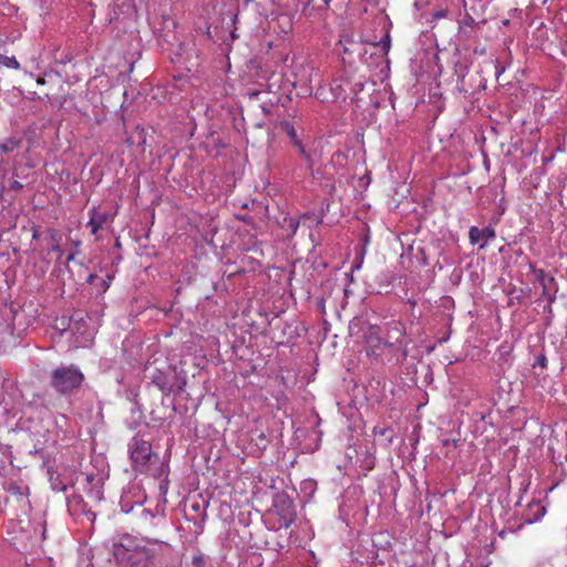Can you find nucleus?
<instances>
[{"instance_id":"obj_18","label":"nucleus","mask_w":567,"mask_h":567,"mask_svg":"<svg viewBox=\"0 0 567 567\" xmlns=\"http://www.w3.org/2000/svg\"><path fill=\"white\" fill-rule=\"evenodd\" d=\"M205 566H206V560L202 553L198 551L192 556L190 567H205Z\"/></svg>"},{"instance_id":"obj_17","label":"nucleus","mask_w":567,"mask_h":567,"mask_svg":"<svg viewBox=\"0 0 567 567\" xmlns=\"http://www.w3.org/2000/svg\"><path fill=\"white\" fill-rule=\"evenodd\" d=\"M284 227L291 234L295 235L299 227V221L295 218H285Z\"/></svg>"},{"instance_id":"obj_6","label":"nucleus","mask_w":567,"mask_h":567,"mask_svg":"<svg viewBox=\"0 0 567 567\" xmlns=\"http://www.w3.org/2000/svg\"><path fill=\"white\" fill-rule=\"evenodd\" d=\"M153 382L158 386V389L163 393V398H162L163 406L171 409V412L168 413V415L166 417H174L176 409H177V403H176L177 402L176 401L177 392L173 390V385H168V383L166 381H164L161 373H158V375L154 377Z\"/></svg>"},{"instance_id":"obj_31","label":"nucleus","mask_w":567,"mask_h":567,"mask_svg":"<svg viewBox=\"0 0 567 567\" xmlns=\"http://www.w3.org/2000/svg\"><path fill=\"white\" fill-rule=\"evenodd\" d=\"M91 516H92V519L94 518V513H90L89 514V518L91 519Z\"/></svg>"},{"instance_id":"obj_5","label":"nucleus","mask_w":567,"mask_h":567,"mask_svg":"<svg viewBox=\"0 0 567 567\" xmlns=\"http://www.w3.org/2000/svg\"><path fill=\"white\" fill-rule=\"evenodd\" d=\"M274 514L277 516L276 528H288L296 518L295 505L289 499H281L275 505Z\"/></svg>"},{"instance_id":"obj_9","label":"nucleus","mask_w":567,"mask_h":567,"mask_svg":"<svg viewBox=\"0 0 567 567\" xmlns=\"http://www.w3.org/2000/svg\"><path fill=\"white\" fill-rule=\"evenodd\" d=\"M496 237V233L492 227H485L480 229L476 226H472L468 231L470 243L472 245L478 244L482 239H485L483 244H481L480 248L483 249L486 247L487 241L494 239Z\"/></svg>"},{"instance_id":"obj_21","label":"nucleus","mask_w":567,"mask_h":567,"mask_svg":"<svg viewBox=\"0 0 567 567\" xmlns=\"http://www.w3.org/2000/svg\"><path fill=\"white\" fill-rule=\"evenodd\" d=\"M547 364V357H538L537 361L533 363V367L539 365L542 368H545Z\"/></svg>"},{"instance_id":"obj_32","label":"nucleus","mask_w":567,"mask_h":567,"mask_svg":"<svg viewBox=\"0 0 567 567\" xmlns=\"http://www.w3.org/2000/svg\"><path fill=\"white\" fill-rule=\"evenodd\" d=\"M443 444H444V445H447V444H450V441H449V440H445V441H443Z\"/></svg>"},{"instance_id":"obj_23","label":"nucleus","mask_w":567,"mask_h":567,"mask_svg":"<svg viewBox=\"0 0 567 567\" xmlns=\"http://www.w3.org/2000/svg\"><path fill=\"white\" fill-rule=\"evenodd\" d=\"M447 14V10H440V11H436L433 17L435 19H442V18H445Z\"/></svg>"},{"instance_id":"obj_1","label":"nucleus","mask_w":567,"mask_h":567,"mask_svg":"<svg viewBox=\"0 0 567 567\" xmlns=\"http://www.w3.org/2000/svg\"><path fill=\"white\" fill-rule=\"evenodd\" d=\"M145 538L121 533L113 537L112 553L118 565L130 567H151L155 553Z\"/></svg>"},{"instance_id":"obj_10","label":"nucleus","mask_w":567,"mask_h":567,"mask_svg":"<svg viewBox=\"0 0 567 567\" xmlns=\"http://www.w3.org/2000/svg\"><path fill=\"white\" fill-rule=\"evenodd\" d=\"M85 486L83 487L86 494L92 497L93 499H102V478L99 476H95L93 474H87L85 476Z\"/></svg>"},{"instance_id":"obj_30","label":"nucleus","mask_w":567,"mask_h":567,"mask_svg":"<svg viewBox=\"0 0 567 567\" xmlns=\"http://www.w3.org/2000/svg\"><path fill=\"white\" fill-rule=\"evenodd\" d=\"M319 306H320V308L323 310V308H324V302H323V300H320Z\"/></svg>"},{"instance_id":"obj_26","label":"nucleus","mask_w":567,"mask_h":567,"mask_svg":"<svg viewBox=\"0 0 567 567\" xmlns=\"http://www.w3.org/2000/svg\"><path fill=\"white\" fill-rule=\"evenodd\" d=\"M159 489H161V492H162L163 494H165V493L167 492V486H166V484L161 483V485H159Z\"/></svg>"},{"instance_id":"obj_8","label":"nucleus","mask_w":567,"mask_h":567,"mask_svg":"<svg viewBox=\"0 0 567 567\" xmlns=\"http://www.w3.org/2000/svg\"><path fill=\"white\" fill-rule=\"evenodd\" d=\"M90 219L87 226L91 228V233L95 235L105 225L112 221L113 216L107 212H102L95 207L89 210Z\"/></svg>"},{"instance_id":"obj_16","label":"nucleus","mask_w":567,"mask_h":567,"mask_svg":"<svg viewBox=\"0 0 567 567\" xmlns=\"http://www.w3.org/2000/svg\"><path fill=\"white\" fill-rule=\"evenodd\" d=\"M374 45L380 47L383 53L386 55L391 48V37L390 33H385L384 37Z\"/></svg>"},{"instance_id":"obj_27","label":"nucleus","mask_w":567,"mask_h":567,"mask_svg":"<svg viewBox=\"0 0 567 567\" xmlns=\"http://www.w3.org/2000/svg\"><path fill=\"white\" fill-rule=\"evenodd\" d=\"M72 260H74V255L73 254L69 255L68 258H66L68 262L72 261Z\"/></svg>"},{"instance_id":"obj_22","label":"nucleus","mask_w":567,"mask_h":567,"mask_svg":"<svg viewBox=\"0 0 567 567\" xmlns=\"http://www.w3.org/2000/svg\"><path fill=\"white\" fill-rule=\"evenodd\" d=\"M52 488L56 492H65L66 491V486L62 483L52 482Z\"/></svg>"},{"instance_id":"obj_25","label":"nucleus","mask_w":567,"mask_h":567,"mask_svg":"<svg viewBox=\"0 0 567 567\" xmlns=\"http://www.w3.org/2000/svg\"><path fill=\"white\" fill-rule=\"evenodd\" d=\"M51 250H52V251H54V252H59V255H61V254H62V250H61V248H60V246H59L58 244H56V245H54V246L51 248Z\"/></svg>"},{"instance_id":"obj_19","label":"nucleus","mask_w":567,"mask_h":567,"mask_svg":"<svg viewBox=\"0 0 567 567\" xmlns=\"http://www.w3.org/2000/svg\"><path fill=\"white\" fill-rule=\"evenodd\" d=\"M295 147L298 148L300 155L302 156V158L309 164V166L311 167L312 166V161H311V156L310 154L306 151L302 142H300L299 145H293Z\"/></svg>"},{"instance_id":"obj_15","label":"nucleus","mask_w":567,"mask_h":567,"mask_svg":"<svg viewBox=\"0 0 567 567\" xmlns=\"http://www.w3.org/2000/svg\"><path fill=\"white\" fill-rule=\"evenodd\" d=\"M0 61L7 68L14 69V70H18L20 68V63L18 62V60L14 56L3 55V56H0Z\"/></svg>"},{"instance_id":"obj_4","label":"nucleus","mask_w":567,"mask_h":567,"mask_svg":"<svg viewBox=\"0 0 567 567\" xmlns=\"http://www.w3.org/2000/svg\"><path fill=\"white\" fill-rule=\"evenodd\" d=\"M7 492V502L10 504H17L22 511H25L29 505V487L16 481H9L4 484Z\"/></svg>"},{"instance_id":"obj_7","label":"nucleus","mask_w":567,"mask_h":567,"mask_svg":"<svg viewBox=\"0 0 567 567\" xmlns=\"http://www.w3.org/2000/svg\"><path fill=\"white\" fill-rule=\"evenodd\" d=\"M536 281L542 286V297L545 298L549 303L556 300V293L558 286L555 278L547 275L543 269H535Z\"/></svg>"},{"instance_id":"obj_2","label":"nucleus","mask_w":567,"mask_h":567,"mask_svg":"<svg viewBox=\"0 0 567 567\" xmlns=\"http://www.w3.org/2000/svg\"><path fill=\"white\" fill-rule=\"evenodd\" d=\"M83 373L75 365L60 367L51 373V385L61 394H66L81 386Z\"/></svg>"},{"instance_id":"obj_28","label":"nucleus","mask_w":567,"mask_h":567,"mask_svg":"<svg viewBox=\"0 0 567 567\" xmlns=\"http://www.w3.org/2000/svg\"><path fill=\"white\" fill-rule=\"evenodd\" d=\"M13 187L18 189V188H21V187H22V185H21L20 183L16 182V183L13 184Z\"/></svg>"},{"instance_id":"obj_12","label":"nucleus","mask_w":567,"mask_h":567,"mask_svg":"<svg viewBox=\"0 0 567 567\" xmlns=\"http://www.w3.org/2000/svg\"><path fill=\"white\" fill-rule=\"evenodd\" d=\"M476 24L474 18L466 13L458 24V35L464 39H470L473 35V29Z\"/></svg>"},{"instance_id":"obj_24","label":"nucleus","mask_w":567,"mask_h":567,"mask_svg":"<svg viewBox=\"0 0 567 567\" xmlns=\"http://www.w3.org/2000/svg\"><path fill=\"white\" fill-rule=\"evenodd\" d=\"M39 533H40V539L41 540L45 539V528L41 524H40Z\"/></svg>"},{"instance_id":"obj_20","label":"nucleus","mask_w":567,"mask_h":567,"mask_svg":"<svg viewBox=\"0 0 567 567\" xmlns=\"http://www.w3.org/2000/svg\"><path fill=\"white\" fill-rule=\"evenodd\" d=\"M10 337H11V331H10V327L8 326L6 328V330L0 331V343L4 342L6 338H10Z\"/></svg>"},{"instance_id":"obj_11","label":"nucleus","mask_w":567,"mask_h":567,"mask_svg":"<svg viewBox=\"0 0 567 567\" xmlns=\"http://www.w3.org/2000/svg\"><path fill=\"white\" fill-rule=\"evenodd\" d=\"M278 127L286 133V135L290 138L292 145H299L302 142L297 132V122L284 120L280 121Z\"/></svg>"},{"instance_id":"obj_33","label":"nucleus","mask_w":567,"mask_h":567,"mask_svg":"<svg viewBox=\"0 0 567 567\" xmlns=\"http://www.w3.org/2000/svg\"><path fill=\"white\" fill-rule=\"evenodd\" d=\"M61 324L64 326V319H62ZM62 329L65 330L66 328L63 327Z\"/></svg>"},{"instance_id":"obj_29","label":"nucleus","mask_w":567,"mask_h":567,"mask_svg":"<svg viewBox=\"0 0 567 567\" xmlns=\"http://www.w3.org/2000/svg\"><path fill=\"white\" fill-rule=\"evenodd\" d=\"M355 326H357L355 321H352V322L350 323V330H353Z\"/></svg>"},{"instance_id":"obj_14","label":"nucleus","mask_w":567,"mask_h":567,"mask_svg":"<svg viewBox=\"0 0 567 567\" xmlns=\"http://www.w3.org/2000/svg\"><path fill=\"white\" fill-rule=\"evenodd\" d=\"M528 507L530 511L535 509L533 517L527 518V523L529 524L539 520L546 514V508L540 502H532L528 504Z\"/></svg>"},{"instance_id":"obj_3","label":"nucleus","mask_w":567,"mask_h":567,"mask_svg":"<svg viewBox=\"0 0 567 567\" xmlns=\"http://www.w3.org/2000/svg\"><path fill=\"white\" fill-rule=\"evenodd\" d=\"M128 451L134 466L141 472H147L150 465L157 460V456L152 452L150 442L140 436L132 439Z\"/></svg>"},{"instance_id":"obj_13","label":"nucleus","mask_w":567,"mask_h":567,"mask_svg":"<svg viewBox=\"0 0 567 567\" xmlns=\"http://www.w3.org/2000/svg\"><path fill=\"white\" fill-rule=\"evenodd\" d=\"M21 145V140L16 137H9L3 142H0V156L11 153L18 150Z\"/></svg>"}]
</instances>
